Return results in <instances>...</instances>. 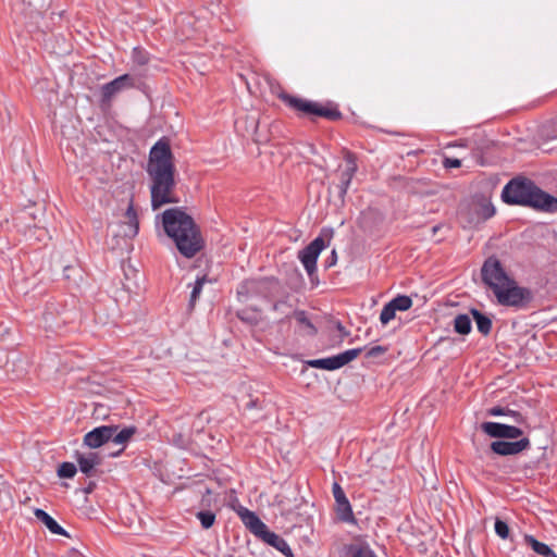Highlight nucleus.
<instances>
[{
  "label": "nucleus",
  "instance_id": "nucleus-28",
  "mask_svg": "<svg viewBox=\"0 0 557 557\" xmlns=\"http://www.w3.org/2000/svg\"><path fill=\"white\" fill-rule=\"evenodd\" d=\"M487 413L493 417L508 416V417H511L512 420L517 423H520L523 421L522 414L520 412L510 410L507 408H503L499 406L492 407L491 409H488Z\"/></svg>",
  "mask_w": 557,
  "mask_h": 557
},
{
  "label": "nucleus",
  "instance_id": "nucleus-34",
  "mask_svg": "<svg viewBox=\"0 0 557 557\" xmlns=\"http://www.w3.org/2000/svg\"><path fill=\"white\" fill-rule=\"evenodd\" d=\"M396 309L394 306L388 301L382 309L380 314V321L383 325H386L389 321H392L395 318Z\"/></svg>",
  "mask_w": 557,
  "mask_h": 557
},
{
  "label": "nucleus",
  "instance_id": "nucleus-21",
  "mask_svg": "<svg viewBox=\"0 0 557 557\" xmlns=\"http://www.w3.org/2000/svg\"><path fill=\"white\" fill-rule=\"evenodd\" d=\"M35 516L38 520H40L47 529L57 535H66L65 530L45 510L36 509Z\"/></svg>",
  "mask_w": 557,
  "mask_h": 557
},
{
  "label": "nucleus",
  "instance_id": "nucleus-10",
  "mask_svg": "<svg viewBox=\"0 0 557 557\" xmlns=\"http://www.w3.org/2000/svg\"><path fill=\"white\" fill-rule=\"evenodd\" d=\"M481 430L491 437L498 438H518L523 434V431L515 425H508L498 422H483Z\"/></svg>",
  "mask_w": 557,
  "mask_h": 557
},
{
  "label": "nucleus",
  "instance_id": "nucleus-11",
  "mask_svg": "<svg viewBox=\"0 0 557 557\" xmlns=\"http://www.w3.org/2000/svg\"><path fill=\"white\" fill-rule=\"evenodd\" d=\"M235 511L245 527L257 537H260L268 529L265 523L248 508L239 505L237 508H235Z\"/></svg>",
  "mask_w": 557,
  "mask_h": 557
},
{
  "label": "nucleus",
  "instance_id": "nucleus-23",
  "mask_svg": "<svg viewBox=\"0 0 557 557\" xmlns=\"http://www.w3.org/2000/svg\"><path fill=\"white\" fill-rule=\"evenodd\" d=\"M473 212L475 214L474 222L481 223L491 219L495 214V208L491 202L481 201L473 207Z\"/></svg>",
  "mask_w": 557,
  "mask_h": 557
},
{
  "label": "nucleus",
  "instance_id": "nucleus-29",
  "mask_svg": "<svg viewBox=\"0 0 557 557\" xmlns=\"http://www.w3.org/2000/svg\"><path fill=\"white\" fill-rule=\"evenodd\" d=\"M350 557H377L367 544H354L349 547Z\"/></svg>",
  "mask_w": 557,
  "mask_h": 557
},
{
  "label": "nucleus",
  "instance_id": "nucleus-20",
  "mask_svg": "<svg viewBox=\"0 0 557 557\" xmlns=\"http://www.w3.org/2000/svg\"><path fill=\"white\" fill-rule=\"evenodd\" d=\"M20 10L22 13L27 15L40 14L46 10L51 0H20Z\"/></svg>",
  "mask_w": 557,
  "mask_h": 557
},
{
  "label": "nucleus",
  "instance_id": "nucleus-12",
  "mask_svg": "<svg viewBox=\"0 0 557 557\" xmlns=\"http://www.w3.org/2000/svg\"><path fill=\"white\" fill-rule=\"evenodd\" d=\"M529 447L530 441L528 437H522L516 442L495 441L491 444L492 451L499 456L517 455Z\"/></svg>",
  "mask_w": 557,
  "mask_h": 557
},
{
  "label": "nucleus",
  "instance_id": "nucleus-16",
  "mask_svg": "<svg viewBox=\"0 0 557 557\" xmlns=\"http://www.w3.org/2000/svg\"><path fill=\"white\" fill-rule=\"evenodd\" d=\"M124 221L121 223V235L125 238H134L139 231V222L137 212L134 209L133 202L131 201L125 214H124Z\"/></svg>",
  "mask_w": 557,
  "mask_h": 557
},
{
  "label": "nucleus",
  "instance_id": "nucleus-9",
  "mask_svg": "<svg viewBox=\"0 0 557 557\" xmlns=\"http://www.w3.org/2000/svg\"><path fill=\"white\" fill-rule=\"evenodd\" d=\"M324 247V240L319 236L299 251L298 258L309 275L317 271V260Z\"/></svg>",
  "mask_w": 557,
  "mask_h": 557
},
{
  "label": "nucleus",
  "instance_id": "nucleus-27",
  "mask_svg": "<svg viewBox=\"0 0 557 557\" xmlns=\"http://www.w3.org/2000/svg\"><path fill=\"white\" fill-rule=\"evenodd\" d=\"M454 329L458 334L467 335L471 331V319L468 314H458L454 320Z\"/></svg>",
  "mask_w": 557,
  "mask_h": 557
},
{
  "label": "nucleus",
  "instance_id": "nucleus-38",
  "mask_svg": "<svg viewBox=\"0 0 557 557\" xmlns=\"http://www.w3.org/2000/svg\"><path fill=\"white\" fill-rule=\"evenodd\" d=\"M258 407V400H250L249 403H247L246 405V408L247 409H252V408H257Z\"/></svg>",
  "mask_w": 557,
  "mask_h": 557
},
{
  "label": "nucleus",
  "instance_id": "nucleus-26",
  "mask_svg": "<svg viewBox=\"0 0 557 557\" xmlns=\"http://www.w3.org/2000/svg\"><path fill=\"white\" fill-rule=\"evenodd\" d=\"M208 282V278L206 275H202L200 277H197V280L195 281V283L193 284V288H191V292H190V297H189V308L193 309L196 305V301L198 300V298L200 297L201 295V292H202V288H203V285Z\"/></svg>",
  "mask_w": 557,
  "mask_h": 557
},
{
  "label": "nucleus",
  "instance_id": "nucleus-32",
  "mask_svg": "<svg viewBox=\"0 0 557 557\" xmlns=\"http://www.w3.org/2000/svg\"><path fill=\"white\" fill-rule=\"evenodd\" d=\"M196 517L200 521L203 529H209L215 521V515L210 510L199 511Z\"/></svg>",
  "mask_w": 557,
  "mask_h": 557
},
{
  "label": "nucleus",
  "instance_id": "nucleus-18",
  "mask_svg": "<svg viewBox=\"0 0 557 557\" xmlns=\"http://www.w3.org/2000/svg\"><path fill=\"white\" fill-rule=\"evenodd\" d=\"M270 546L281 552L286 557H293V550L288 543L278 534L267 529L263 534L259 537Z\"/></svg>",
  "mask_w": 557,
  "mask_h": 557
},
{
  "label": "nucleus",
  "instance_id": "nucleus-19",
  "mask_svg": "<svg viewBox=\"0 0 557 557\" xmlns=\"http://www.w3.org/2000/svg\"><path fill=\"white\" fill-rule=\"evenodd\" d=\"M114 431L112 432L111 442L115 445L121 446V449L116 454H112V456H119L125 448L126 444L136 433L137 429L133 425L125 426L123 429H119L117 425H113Z\"/></svg>",
  "mask_w": 557,
  "mask_h": 557
},
{
  "label": "nucleus",
  "instance_id": "nucleus-35",
  "mask_svg": "<svg viewBox=\"0 0 557 557\" xmlns=\"http://www.w3.org/2000/svg\"><path fill=\"white\" fill-rule=\"evenodd\" d=\"M495 533L503 540L508 539L509 536V527L507 522L496 519L495 521Z\"/></svg>",
  "mask_w": 557,
  "mask_h": 557
},
{
  "label": "nucleus",
  "instance_id": "nucleus-37",
  "mask_svg": "<svg viewBox=\"0 0 557 557\" xmlns=\"http://www.w3.org/2000/svg\"><path fill=\"white\" fill-rule=\"evenodd\" d=\"M445 165L447 168H459L461 165V161L459 159H446Z\"/></svg>",
  "mask_w": 557,
  "mask_h": 557
},
{
  "label": "nucleus",
  "instance_id": "nucleus-25",
  "mask_svg": "<svg viewBox=\"0 0 557 557\" xmlns=\"http://www.w3.org/2000/svg\"><path fill=\"white\" fill-rule=\"evenodd\" d=\"M295 319L299 323V325L302 327V332L306 335L313 336L317 333V329L313 325V323L309 320L307 313L305 311H296L295 312Z\"/></svg>",
  "mask_w": 557,
  "mask_h": 557
},
{
  "label": "nucleus",
  "instance_id": "nucleus-5",
  "mask_svg": "<svg viewBox=\"0 0 557 557\" xmlns=\"http://www.w3.org/2000/svg\"><path fill=\"white\" fill-rule=\"evenodd\" d=\"M483 282L495 293L511 277L506 273L500 261L496 258H488L481 269Z\"/></svg>",
  "mask_w": 557,
  "mask_h": 557
},
{
  "label": "nucleus",
  "instance_id": "nucleus-13",
  "mask_svg": "<svg viewBox=\"0 0 557 557\" xmlns=\"http://www.w3.org/2000/svg\"><path fill=\"white\" fill-rule=\"evenodd\" d=\"M134 86V79L128 74H123L113 81L102 85L101 96L103 101H110L116 94Z\"/></svg>",
  "mask_w": 557,
  "mask_h": 557
},
{
  "label": "nucleus",
  "instance_id": "nucleus-2",
  "mask_svg": "<svg viewBox=\"0 0 557 557\" xmlns=\"http://www.w3.org/2000/svg\"><path fill=\"white\" fill-rule=\"evenodd\" d=\"M162 224L166 235L173 239L185 258L190 259L202 249V238L197 225L182 209L165 210L162 213Z\"/></svg>",
  "mask_w": 557,
  "mask_h": 557
},
{
  "label": "nucleus",
  "instance_id": "nucleus-24",
  "mask_svg": "<svg viewBox=\"0 0 557 557\" xmlns=\"http://www.w3.org/2000/svg\"><path fill=\"white\" fill-rule=\"evenodd\" d=\"M471 313L475 321L478 331L483 335H488L492 330V320L478 309H471Z\"/></svg>",
  "mask_w": 557,
  "mask_h": 557
},
{
  "label": "nucleus",
  "instance_id": "nucleus-41",
  "mask_svg": "<svg viewBox=\"0 0 557 557\" xmlns=\"http://www.w3.org/2000/svg\"><path fill=\"white\" fill-rule=\"evenodd\" d=\"M273 308H274V310H277V309H278V304H275V305L273 306Z\"/></svg>",
  "mask_w": 557,
  "mask_h": 557
},
{
  "label": "nucleus",
  "instance_id": "nucleus-4",
  "mask_svg": "<svg viewBox=\"0 0 557 557\" xmlns=\"http://www.w3.org/2000/svg\"><path fill=\"white\" fill-rule=\"evenodd\" d=\"M494 295L499 305L516 309L527 308L534 298L530 288L518 285L513 278L500 286Z\"/></svg>",
  "mask_w": 557,
  "mask_h": 557
},
{
  "label": "nucleus",
  "instance_id": "nucleus-15",
  "mask_svg": "<svg viewBox=\"0 0 557 557\" xmlns=\"http://www.w3.org/2000/svg\"><path fill=\"white\" fill-rule=\"evenodd\" d=\"M356 172L357 163L355 157L351 153H347L345 157V166L344 169L341 170L339 184L337 185L338 196L341 198H344V196L347 194V190L350 186L351 180Z\"/></svg>",
  "mask_w": 557,
  "mask_h": 557
},
{
  "label": "nucleus",
  "instance_id": "nucleus-31",
  "mask_svg": "<svg viewBox=\"0 0 557 557\" xmlns=\"http://www.w3.org/2000/svg\"><path fill=\"white\" fill-rule=\"evenodd\" d=\"M77 472V468L73 462H62L58 469L60 478L72 479Z\"/></svg>",
  "mask_w": 557,
  "mask_h": 557
},
{
  "label": "nucleus",
  "instance_id": "nucleus-30",
  "mask_svg": "<svg viewBox=\"0 0 557 557\" xmlns=\"http://www.w3.org/2000/svg\"><path fill=\"white\" fill-rule=\"evenodd\" d=\"M391 304L394 306V308L399 311H406L412 306V300L410 297L406 295H398L395 298L391 300Z\"/></svg>",
  "mask_w": 557,
  "mask_h": 557
},
{
  "label": "nucleus",
  "instance_id": "nucleus-7",
  "mask_svg": "<svg viewBox=\"0 0 557 557\" xmlns=\"http://www.w3.org/2000/svg\"><path fill=\"white\" fill-rule=\"evenodd\" d=\"M284 100L289 107L304 112L305 114H313L331 120L341 117V112L338 110L321 107L319 103L313 101L296 98L293 96H285Z\"/></svg>",
  "mask_w": 557,
  "mask_h": 557
},
{
  "label": "nucleus",
  "instance_id": "nucleus-14",
  "mask_svg": "<svg viewBox=\"0 0 557 557\" xmlns=\"http://www.w3.org/2000/svg\"><path fill=\"white\" fill-rule=\"evenodd\" d=\"M113 425H101L89 431L84 436V444L89 448H99L111 441Z\"/></svg>",
  "mask_w": 557,
  "mask_h": 557
},
{
  "label": "nucleus",
  "instance_id": "nucleus-33",
  "mask_svg": "<svg viewBox=\"0 0 557 557\" xmlns=\"http://www.w3.org/2000/svg\"><path fill=\"white\" fill-rule=\"evenodd\" d=\"M132 60L137 65H145L149 62V54L146 50L135 47L132 51Z\"/></svg>",
  "mask_w": 557,
  "mask_h": 557
},
{
  "label": "nucleus",
  "instance_id": "nucleus-1",
  "mask_svg": "<svg viewBox=\"0 0 557 557\" xmlns=\"http://www.w3.org/2000/svg\"><path fill=\"white\" fill-rule=\"evenodd\" d=\"M175 166L173 153L166 140H158L150 149L147 173L151 180L150 194L153 210L168 203H176L178 199L173 194L175 187Z\"/></svg>",
  "mask_w": 557,
  "mask_h": 557
},
{
  "label": "nucleus",
  "instance_id": "nucleus-22",
  "mask_svg": "<svg viewBox=\"0 0 557 557\" xmlns=\"http://www.w3.org/2000/svg\"><path fill=\"white\" fill-rule=\"evenodd\" d=\"M524 542L528 544L536 554L543 557H557V554L545 543L537 541L533 535H524Z\"/></svg>",
  "mask_w": 557,
  "mask_h": 557
},
{
  "label": "nucleus",
  "instance_id": "nucleus-17",
  "mask_svg": "<svg viewBox=\"0 0 557 557\" xmlns=\"http://www.w3.org/2000/svg\"><path fill=\"white\" fill-rule=\"evenodd\" d=\"M76 461L79 470L87 476L92 475L94 470L100 465L101 458L98 453L89 451L87 454L76 453Z\"/></svg>",
  "mask_w": 557,
  "mask_h": 557
},
{
  "label": "nucleus",
  "instance_id": "nucleus-36",
  "mask_svg": "<svg viewBox=\"0 0 557 557\" xmlns=\"http://www.w3.org/2000/svg\"><path fill=\"white\" fill-rule=\"evenodd\" d=\"M386 350H387V348L384 346H380V345L373 346L366 350V357L367 358H376V357L384 355L386 352Z\"/></svg>",
  "mask_w": 557,
  "mask_h": 557
},
{
  "label": "nucleus",
  "instance_id": "nucleus-40",
  "mask_svg": "<svg viewBox=\"0 0 557 557\" xmlns=\"http://www.w3.org/2000/svg\"><path fill=\"white\" fill-rule=\"evenodd\" d=\"M69 557H83V556L78 553H72Z\"/></svg>",
  "mask_w": 557,
  "mask_h": 557
},
{
  "label": "nucleus",
  "instance_id": "nucleus-8",
  "mask_svg": "<svg viewBox=\"0 0 557 557\" xmlns=\"http://www.w3.org/2000/svg\"><path fill=\"white\" fill-rule=\"evenodd\" d=\"M332 493L335 499L337 519L345 523L356 524L352 507L339 483L334 482L332 484Z\"/></svg>",
  "mask_w": 557,
  "mask_h": 557
},
{
  "label": "nucleus",
  "instance_id": "nucleus-6",
  "mask_svg": "<svg viewBox=\"0 0 557 557\" xmlns=\"http://www.w3.org/2000/svg\"><path fill=\"white\" fill-rule=\"evenodd\" d=\"M364 348H352L345 350L341 354H337L335 356L321 358V359H311L307 361V364L311 368L315 369H322L327 371H334L337 369L343 368L344 366L348 364L350 361L355 360Z\"/></svg>",
  "mask_w": 557,
  "mask_h": 557
},
{
  "label": "nucleus",
  "instance_id": "nucleus-39",
  "mask_svg": "<svg viewBox=\"0 0 557 557\" xmlns=\"http://www.w3.org/2000/svg\"><path fill=\"white\" fill-rule=\"evenodd\" d=\"M335 262H336V252H335V250H333L332 256H331L330 265H333Z\"/></svg>",
  "mask_w": 557,
  "mask_h": 557
},
{
  "label": "nucleus",
  "instance_id": "nucleus-3",
  "mask_svg": "<svg viewBox=\"0 0 557 557\" xmlns=\"http://www.w3.org/2000/svg\"><path fill=\"white\" fill-rule=\"evenodd\" d=\"M506 203L520 205L545 212H557V198L539 188L528 178H512L503 188Z\"/></svg>",
  "mask_w": 557,
  "mask_h": 557
}]
</instances>
